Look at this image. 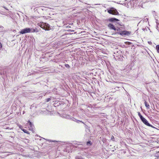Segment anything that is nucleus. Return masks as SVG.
<instances>
[{
	"label": "nucleus",
	"mask_w": 159,
	"mask_h": 159,
	"mask_svg": "<svg viewBox=\"0 0 159 159\" xmlns=\"http://www.w3.org/2000/svg\"><path fill=\"white\" fill-rule=\"evenodd\" d=\"M143 2L142 0H132L128 3L127 5L128 7H134L138 6L144 8L143 5Z\"/></svg>",
	"instance_id": "obj_1"
},
{
	"label": "nucleus",
	"mask_w": 159,
	"mask_h": 159,
	"mask_svg": "<svg viewBox=\"0 0 159 159\" xmlns=\"http://www.w3.org/2000/svg\"><path fill=\"white\" fill-rule=\"evenodd\" d=\"M37 25L38 26L46 30H48L50 29V25L47 23L40 22L38 23Z\"/></svg>",
	"instance_id": "obj_2"
},
{
	"label": "nucleus",
	"mask_w": 159,
	"mask_h": 159,
	"mask_svg": "<svg viewBox=\"0 0 159 159\" xmlns=\"http://www.w3.org/2000/svg\"><path fill=\"white\" fill-rule=\"evenodd\" d=\"M107 11L109 13L112 15H119V14L118 12L116 10L113 8H112L108 10Z\"/></svg>",
	"instance_id": "obj_3"
},
{
	"label": "nucleus",
	"mask_w": 159,
	"mask_h": 159,
	"mask_svg": "<svg viewBox=\"0 0 159 159\" xmlns=\"http://www.w3.org/2000/svg\"><path fill=\"white\" fill-rule=\"evenodd\" d=\"M63 117H64L66 119H70L73 121H76L77 122H78V121H80V122L83 123V122L82 121L76 119H75L73 117H72V116H71L69 115H64L63 116Z\"/></svg>",
	"instance_id": "obj_4"
},
{
	"label": "nucleus",
	"mask_w": 159,
	"mask_h": 159,
	"mask_svg": "<svg viewBox=\"0 0 159 159\" xmlns=\"http://www.w3.org/2000/svg\"><path fill=\"white\" fill-rule=\"evenodd\" d=\"M32 29H31L29 28H26L21 30L20 32V33L21 34H24L26 33H29L31 32V30Z\"/></svg>",
	"instance_id": "obj_5"
},
{
	"label": "nucleus",
	"mask_w": 159,
	"mask_h": 159,
	"mask_svg": "<svg viewBox=\"0 0 159 159\" xmlns=\"http://www.w3.org/2000/svg\"><path fill=\"white\" fill-rule=\"evenodd\" d=\"M117 33L118 34H120L121 35H126L129 36L131 34V32L127 31L126 30L119 31Z\"/></svg>",
	"instance_id": "obj_6"
},
{
	"label": "nucleus",
	"mask_w": 159,
	"mask_h": 159,
	"mask_svg": "<svg viewBox=\"0 0 159 159\" xmlns=\"http://www.w3.org/2000/svg\"><path fill=\"white\" fill-rule=\"evenodd\" d=\"M142 121L146 125L151 127H153V126L149 124L148 122V121L146 119L144 118L143 117L142 119H141Z\"/></svg>",
	"instance_id": "obj_7"
},
{
	"label": "nucleus",
	"mask_w": 159,
	"mask_h": 159,
	"mask_svg": "<svg viewBox=\"0 0 159 159\" xmlns=\"http://www.w3.org/2000/svg\"><path fill=\"white\" fill-rule=\"evenodd\" d=\"M109 21L110 22H117L119 20L115 18H111L109 19Z\"/></svg>",
	"instance_id": "obj_8"
},
{
	"label": "nucleus",
	"mask_w": 159,
	"mask_h": 159,
	"mask_svg": "<svg viewBox=\"0 0 159 159\" xmlns=\"http://www.w3.org/2000/svg\"><path fill=\"white\" fill-rule=\"evenodd\" d=\"M27 124L29 125L30 126V130H32L33 129V127H34V126L33 125V124L31 122H30V121H28Z\"/></svg>",
	"instance_id": "obj_9"
},
{
	"label": "nucleus",
	"mask_w": 159,
	"mask_h": 159,
	"mask_svg": "<svg viewBox=\"0 0 159 159\" xmlns=\"http://www.w3.org/2000/svg\"><path fill=\"white\" fill-rule=\"evenodd\" d=\"M108 26L110 29H111L116 30V28L113 25L111 24H109L108 25Z\"/></svg>",
	"instance_id": "obj_10"
},
{
	"label": "nucleus",
	"mask_w": 159,
	"mask_h": 159,
	"mask_svg": "<svg viewBox=\"0 0 159 159\" xmlns=\"http://www.w3.org/2000/svg\"><path fill=\"white\" fill-rule=\"evenodd\" d=\"M64 151L69 152H70L71 150H70L69 146H67L66 147V148L65 149Z\"/></svg>",
	"instance_id": "obj_11"
},
{
	"label": "nucleus",
	"mask_w": 159,
	"mask_h": 159,
	"mask_svg": "<svg viewBox=\"0 0 159 159\" xmlns=\"http://www.w3.org/2000/svg\"><path fill=\"white\" fill-rule=\"evenodd\" d=\"M0 13L2 15L7 16L8 15L7 13V12H4L2 11H0Z\"/></svg>",
	"instance_id": "obj_12"
},
{
	"label": "nucleus",
	"mask_w": 159,
	"mask_h": 159,
	"mask_svg": "<svg viewBox=\"0 0 159 159\" xmlns=\"http://www.w3.org/2000/svg\"><path fill=\"white\" fill-rule=\"evenodd\" d=\"M144 103H145V106L148 109H149V108L150 106H149V105L147 103V102H146V101H145Z\"/></svg>",
	"instance_id": "obj_13"
},
{
	"label": "nucleus",
	"mask_w": 159,
	"mask_h": 159,
	"mask_svg": "<svg viewBox=\"0 0 159 159\" xmlns=\"http://www.w3.org/2000/svg\"><path fill=\"white\" fill-rule=\"evenodd\" d=\"M156 48L157 50V52L159 53V45H157L156 46Z\"/></svg>",
	"instance_id": "obj_14"
},
{
	"label": "nucleus",
	"mask_w": 159,
	"mask_h": 159,
	"mask_svg": "<svg viewBox=\"0 0 159 159\" xmlns=\"http://www.w3.org/2000/svg\"><path fill=\"white\" fill-rule=\"evenodd\" d=\"M39 32V30H37L36 29H34L33 30V31H31L32 32Z\"/></svg>",
	"instance_id": "obj_15"
},
{
	"label": "nucleus",
	"mask_w": 159,
	"mask_h": 159,
	"mask_svg": "<svg viewBox=\"0 0 159 159\" xmlns=\"http://www.w3.org/2000/svg\"><path fill=\"white\" fill-rule=\"evenodd\" d=\"M22 130L25 133H27V134L29 133V131H28L26 129H22Z\"/></svg>",
	"instance_id": "obj_16"
},
{
	"label": "nucleus",
	"mask_w": 159,
	"mask_h": 159,
	"mask_svg": "<svg viewBox=\"0 0 159 159\" xmlns=\"http://www.w3.org/2000/svg\"><path fill=\"white\" fill-rule=\"evenodd\" d=\"M87 145L88 146H90L91 145V143L90 141H89L87 143Z\"/></svg>",
	"instance_id": "obj_17"
},
{
	"label": "nucleus",
	"mask_w": 159,
	"mask_h": 159,
	"mask_svg": "<svg viewBox=\"0 0 159 159\" xmlns=\"http://www.w3.org/2000/svg\"><path fill=\"white\" fill-rule=\"evenodd\" d=\"M75 159H84L81 156H77L75 157Z\"/></svg>",
	"instance_id": "obj_18"
},
{
	"label": "nucleus",
	"mask_w": 159,
	"mask_h": 159,
	"mask_svg": "<svg viewBox=\"0 0 159 159\" xmlns=\"http://www.w3.org/2000/svg\"><path fill=\"white\" fill-rule=\"evenodd\" d=\"M138 116L140 117V119H142L143 117L141 115V114L139 112H138Z\"/></svg>",
	"instance_id": "obj_19"
},
{
	"label": "nucleus",
	"mask_w": 159,
	"mask_h": 159,
	"mask_svg": "<svg viewBox=\"0 0 159 159\" xmlns=\"http://www.w3.org/2000/svg\"><path fill=\"white\" fill-rule=\"evenodd\" d=\"M115 31H117V32L116 33L118 34V32H119L120 31V29L119 28H116V30H114Z\"/></svg>",
	"instance_id": "obj_20"
},
{
	"label": "nucleus",
	"mask_w": 159,
	"mask_h": 159,
	"mask_svg": "<svg viewBox=\"0 0 159 159\" xmlns=\"http://www.w3.org/2000/svg\"><path fill=\"white\" fill-rule=\"evenodd\" d=\"M65 66L66 67L68 68H70V66H69V65L68 64H66L65 65Z\"/></svg>",
	"instance_id": "obj_21"
},
{
	"label": "nucleus",
	"mask_w": 159,
	"mask_h": 159,
	"mask_svg": "<svg viewBox=\"0 0 159 159\" xmlns=\"http://www.w3.org/2000/svg\"><path fill=\"white\" fill-rule=\"evenodd\" d=\"M46 102H48L51 100V98H49L46 99Z\"/></svg>",
	"instance_id": "obj_22"
},
{
	"label": "nucleus",
	"mask_w": 159,
	"mask_h": 159,
	"mask_svg": "<svg viewBox=\"0 0 159 159\" xmlns=\"http://www.w3.org/2000/svg\"><path fill=\"white\" fill-rule=\"evenodd\" d=\"M2 47V45L1 43L0 42V50Z\"/></svg>",
	"instance_id": "obj_23"
},
{
	"label": "nucleus",
	"mask_w": 159,
	"mask_h": 159,
	"mask_svg": "<svg viewBox=\"0 0 159 159\" xmlns=\"http://www.w3.org/2000/svg\"><path fill=\"white\" fill-rule=\"evenodd\" d=\"M46 94V93L45 94H44L43 93L41 94V96H43V95L45 96V95Z\"/></svg>",
	"instance_id": "obj_24"
},
{
	"label": "nucleus",
	"mask_w": 159,
	"mask_h": 159,
	"mask_svg": "<svg viewBox=\"0 0 159 159\" xmlns=\"http://www.w3.org/2000/svg\"><path fill=\"white\" fill-rule=\"evenodd\" d=\"M34 107V106L33 105H31V106H30V108L31 109L33 107Z\"/></svg>",
	"instance_id": "obj_25"
},
{
	"label": "nucleus",
	"mask_w": 159,
	"mask_h": 159,
	"mask_svg": "<svg viewBox=\"0 0 159 159\" xmlns=\"http://www.w3.org/2000/svg\"><path fill=\"white\" fill-rule=\"evenodd\" d=\"M72 145V144H70V145H69V146H70V149H71L72 148V146H71Z\"/></svg>",
	"instance_id": "obj_26"
},
{
	"label": "nucleus",
	"mask_w": 159,
	"mask_h": 159,
	"mask_svg": "<svg viewBox=\"0 0 159 159\" xmlns=\"http://www.w3.org/2000/svg\"><path fill=\"white\" fill-rule=\"evenodd\" d=\"M4 8L5 9H6V10H7V11H8V10L7 9V8H6V7H4Z\"/></svg>",
	"instance_id": "obj_27"
},
{
	"label": "nucleus",
	"mask_w": 159,
	"mask_h": 159,
	"mask_svg": "<svg viewBox=\"0 0 159 159\" xmlns=\"http://www.w3.org/2000/svg\"><path fill=\"white\" fill-rule=\"evenodd\" d=\"M148 43L150 44H152V42H148Z\"/></svg>",
	"instance_id": "obj_28"
},
{
	"label": "nucleus",
	"mask_w": 159,
	"mask_h": 159,
	"mask_svg": "<svg viewBox=\"0 0 159 159\" xmlns=\"http://www.w3.org/2000/svg\"><path fill=\"white\" fill-rule=\"evenodd\" d=\"M159 153V151L157 152V154H158V153Z\"/></svg>",
	"instance_id": "obj_29"
},
{
	"label": "nucleus",
	"mask_w": 159,
	"mask_h": 159,
	"mask_svg": "<svg viewBox=\"0 0 159 159\" xmlns=\"http://www.w3.org/2000/svg\"><path fill=\"white\" fill-rule=\"evenodd\" d=\"M52 142H56V141H52Z\"/></svg>",
	"instance_id": "obj_30"
},
{
	"label": "nucleus",
	"mask_w": 159,
	"mask_h": 159,
	"mask_svg": "<svg viewBox=\"0 0 159 159\" xmlns=\"http://www.w3.org/2000/svg\"><path fill=\"white\" fill-rule=\"evenodd\" d=\"M112 138H113V139H114V138L113 136L112 137Z\"/></svg>",
	"instance_id": "obj_31"
}]
</instances>
